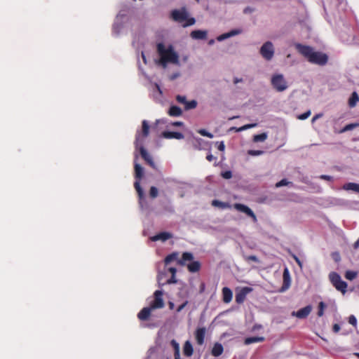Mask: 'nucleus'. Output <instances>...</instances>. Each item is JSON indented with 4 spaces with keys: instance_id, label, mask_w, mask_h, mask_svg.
<instances>
[{
    "instance_id": "obj_49",
    "label": "nucleus",
    "mask_w": 359,
    "mask_h": 359,
    "mask_svg": "<svg viewBox=\"0 0 359 359\" xmlns=\"http://www.w3.org/2000/svg\"><path fill=\"white\" fill-rule=\"evenodd\" d=\"M188 304V301H185L183 304H182L181 305H180L176 311L177 313L180 312Z\"/></svg>"
},
{
    "instance_id": "obj_5",
    "label": "nucleus",
    "mask_w": 359,
    "mask_h": 359,
    "mask_svg": "<svg viewBox=\"0 0 359 359\" xmlns=\"http://www.w3.org/2000/svg\"><path fill=\"white\" fill-rule=\"evenodd\" d=\"M330 282L339 291L344 294L346 292L347 283L342 280L341 276L336 272H332L329 275Z\"/></svg>"
},
{
    "instance_id": "obj_2",
    "label": "nucleus",
    "mask_w": 359,
    "mask_h": 359,
    "mask_svg": "<svg viewBox=\"0 0 359 359\" xmlns=\"http://www.w3.org/2000/svg\"><path fill=\"white\" fill-rule=\"evenodd\" d=\"M295 48L310 63L323 66L326 65L328 61L327 54L315 51L313 48L309 46L297 43L295 44Z\"/></svg>"
},
{
    "instance_id": "obj_25",
    "label": "nucleus",
    "mask_w": 359,
    "mask_h": 359,
    "mask_svg": "<svg viewBox=\"0 0 359 359\" xmlns=\"http://www.w3.org/2000/svg\"><path fill=\"white\" fill-rule=\"evenodd\" d=\"M264 340L265 338L264 337H250L245 339L244 344L249 345L253 343L262 342Z\"/></svg>"
},
{
    "instance_id": "obj_32",
    "label": "nucleus",
    "mask_w": 359,
    "mask_h": 359,
    "mask_svg": "<svg viewBox=\"0 0 359 359\" xmlns=\"http://www.w3.org/2000/svg\"><path fill=\"white\" fill-rule=\"evenodd\" d=\"M140 180H136V181L134 183V187L138 194V196L140 198V199H142L144 197V191H143V189H142L141 186H140Z\"/></svg>"
},
{
    "instance_id": "obj_16",
    "label": "nucleus",
    "mask_w": 359,
    "mask_h": 359,
    "mask_svg": "<svg viewBox=\"0 0 359 359\" xmlns=\"http://www.w3.org/2000/svg\"><path fill=\"white\" fill-rule=\"evenodd\" d=\"M172 237V233L169 232H161L151 238L152 241H165Z\"/></svg>"
},
{
    "instance_id": "obj_15",
    "label": "nucleus",
    "mask_w": 359,
    "mask_h": 359,
    "mask_svg": "<svg viewBox=\"0 0 359 359\" xmlns=\"http://www.w3.org/2000/svg\"><path fill=\"white\" fill-rule=\"evenodd\" d=\"M163 137L166 139H177L182 140L184 138V135L180 132L164 131L162 133Z\"/></svg>"
},
{
    "instance_id": "obj_1",
    "label": "nucleus",
    "mask_w": 359,
    "mask_h": 359,
    "mask_svg": "<svg viewBox=\"0 0 359 359\" xmlns=\"http://www.w3.org/2000/svg\"><path fill=\"white\" fill-rule=\"evenodd\" d=\"M149 134V125L147 121L144 120L142 122V131H137L135 135V146L140 150L142 158L153 168H155V163L152 157L144 149L143 144L145 138Z\"/></svg>"
},
{
    "instance_id": "obj_54",
    "label": "nucleus",
    "mask_w": 359,
    "mask_h": 359,
    "mask_svg": "<svg viewBox=\"0 0 359 359\" xmlns=\"http://www.w3.org/2000/svg\"><path fill=\"white\" fill-rule=\"evenodd\" d=\"M332 330L334 332H338L340 330V326L339 324H334L332 327Z\"/></svg>"
},
{
    "instance_id": "obj_56",
    "label": "nucleus",
    "mask_w": 359,
    "mask_h": 359,
    "mask_svg": "<svg viewBox=\"0 0 359 359\" xmlns=\"http://www.w3.org/2000/svg\"><path fill=\"white\" fill-rule=\"evenodd\" d=\"M173 126H183V123L181 121H175L172 123Z\"/></svg>"
},
{
    "instance_id": "obj_58",
    "label": "nucleus",
    "mask_w": 359,
    "mask_h": 359,
    "mask_svg": "<svg viewBox=\"0 0 359 359\" xmlns=\"http://www.w3.org/2000/svg\"><path fill=\"white\" fill-rule=\"evenodd\" d=\"M248 259L254 262L258 261L257 257L255 255H250V257H248Z\"/></svg>"
},
{
    "instance_id": "obj_39",
    "label": "nucleus",
    "mask_w": 359,
    "mask_h": 359,
    "mask_svg": "<svg viewBox=\"0 0 359 359\" xmlns=\"http://www.w3.org/2000/svg\"><path fill=\"white\" fill-rule=\"evenodd\" d=\"M158 189L156 187H151L149 190V196L152 198H155L158 196Z\"/></svg>"
},
{
    "instance_id": "obj_6",
    "label": "nucleus",
    "mask_w": 359,
    "mask_h": 359,
    "mask_svg": "<svg viewBox=\"0 0 359 359\" xmlns=\"http://www.w3.org/2000/svg\"><path fill=\"white\" fill-rule=\"evenodd\" d=\"M271 85L278 92H283L287 88V83L283 74H275L271 78Z\"/></svg>"
},
{
    "instance_id": "obj_7",
    "label": "nucleus",
    "mask_w": 359,
    "mask_h": 359,
    "mask_svg": "<svg viewBox=\"0 0 359 359\" xmlns=\"http://www.w3.org/2000/svg\"><path fill=\"white\" fill-rule=\"evenodd\" d=\"M260 54L266 60H271L274 55V48L271 41L264 43L260 48Z\"/></svg>"
},
{
    "instance_id": "obj_47",
    "label": "nucleus",
    "mask_w": 359,
    "mask_h": 359,
    "mask_svg": "<svg viewBox=\"0 0 359 359\" xmlns=\"http://www.w3.org/2000/svg\"><path fill=\"white\" fill-rule=\"evenodd\" d=\"M222 176L224 178V179H230L232 177V173L231 171L228 170V171H225L224 172L222 173Z\"/></svg>"
},
{
    "instance_id": "obj_23",
    "label": "nucleus",
    "mask_w": 359,
    "mask_h": 359,
    "mask_svg": "<svg viewBox=\"0 0 359 359\" xmlns=\"http://www.w3.org/2000/svg\"><path fill=\"white\" fill-rule=\"evenodd\" d=\"M201 264L198 261H194L187 264L188 271L191 273H196L200 271Z\"/></svg>"
},
{
    "instance_id": "obj_45",
    "label": "nucleus",
    "mask_w": 359,
    "mask_h": 359,
    "mask_svg": "<svg viewBox=\"0 0 359 359\" xmlns=\"http://www.w3.org/2000/svg\"><path fill=\"white\" fill-rule=\"evenodd\" d=\"M248 154L249 155H251V156H259V155H261L264 153L263 151H261V150H249L248 151Z\"/></svg>"
},
{
    "instance_id": "obj_14",
    "label": "nucleus",
    "mask_w": 359,
    "mask_h": 359,
    "mask_svg": "<svg viewBox=\"0 0 359 359\" xmlns=\"http://www.w3.org/2000/svg\"><path fill=\"white\" fill-rule=\"evenodd\" d=\"M151 311H153V309L150 307V306H148V307H144L137 314V318L140 320H143V321H145V320H147L150 316H151Z\"/></svg>"
},
{
    "instance_id": "obj_8",
    "label": "nucleus",
    "mask_w": 359,
    "mask_h": 359,
    "mask_svg": "<svg viewBox=\"0 0 359 359\" xmlns=\"http://www.w3.org/2000/svg\"><path fill=\"white\" fill-rule=\"evenodd\" d=\"M163 291L156 290L154 293V300L150 303L149 306L153 309H158L164 307L165 304L163 299Z\"/></svg>"
},
{
    "instance_id": "obj_63",
    "label": "nucleus",
    "mask_w": 359,
    "mask_h": 359,
    "mask_svg": "<svg viewBox=\"0 0 359 359\" xmlns=\"http://www.w3.org/2000/svg\"><path fill=\"white\" fill-rule=\"evenodd\" d=\"M320 117V115L319 114H317L316 116H314L312 118V121H315L316 119H318V118Z\"/></svg>"
},
{
    "instance_id": "obj_35",
    "label": "nucleus",
    "mask_w": 359,
    "mask_h": 359,
    "mask_svg": "<svg viewBox=\"0 0 359 359\" xmlns=\"http://www.w3.org/2000/svg\"><path fill=\"white\" fill-rule=\"evenodd\" d=\"M283 276V284L287 288L289 287L290 280V274H289L287 269H285L284 270Z\"/></svg>"
},
{
    "instance_id": "obj_62",
    "label": "nucleus",
    "mask_w": 359,
    "mask_h": 359,
    "mask_svg": "<svg viewBox=\"0 0 359 359\" xmlns=\"http://www.w3.org/2000/svg\"><path fill=\"white\" fill-rule=\"evenodd\" d=\"M242 81H243L242 79L235 78L233 82H234V83L236 84V83H238L239 82H241Z\"/></svg>"
},
{
    "instance_id": "obj_19",
    "label": "nucleus",
    "mask_w": 359,
    "mask_h": 359,
    "mask_svg": "<svg viewBox=\"0 0 359 359\" xmlns=\"http://www.w3.org/2000/svg\"><path fill=\"white\" fill-rule=\"evenodd\" d=\"M233 297V293L231 289L227 287H224L222 289V297L224 303H229Z\"/></svg>"
},
{
    "instance_id": "obj_60",
    "label": "nucleus",
    "mask_w": 359,
    "mask_h": 359,
    "mask_svg": "<svg viewBox=\"0 0 359 359\" xmlns=\"http://www.w3.org/2000/svg\"><path fill=\"white\" fill-rule=\"evenodd\" d=\"M168 306H169V309L172 310V309H174L175 304H174L173 302H168Z\"/></svg>"
},
{
    "instance_id": "obj_50",
    "label": "nucleus",
    "mask_w": 359,
    "mask_h": 359,
    "mask_svg": "<svg viewBox=\"0 0 359 359\" xmlns=\"http://www.w3.org/2000/svg\"><path fill=\"white\" fill-rule=\"evenodd\" d=\"M255 11V9L253 8H251L250 6H248L246 8H244L243 10V13L245 14H248V13H252L253 11Z\"/></svg>"
},
{
    "instance_id": "obj_20",
    "label": "nucleus",
    "mask_w": 359,
    "mask_h": 359,
    "mask_svg": "<svg viewBox=\"0 0 359 359\" xmlns=\"http://www.w3.org/2000/svg\"><path fill=\"white\" fill-rule=\"evenodd\" d=\"M223 351V346L220 343L217 342L212 348L211 354L215 357H218L222 354Z\"/></svg>"
},
{
    "instance_id": "obj_12",
    "label": "nucleus",
    "mask_w": 359,
    "mask_h": 359,
    "mask_svg": "<svg viewBox=\"0 0 359 359\" xmlns=\"http://www.w3.org/2000/svg\"><path fill=\"white\" fill-rule=\"evenodd\" d=\"M311 310H312L311 306L309 305V306H306L298 310L297 311H293L292 313V316H295L299 319H304V318H307V316L310 314V313L311 312Z\"/></svg>"
},
{
    "instance_id": "obj_11",
    "label": "nucleus",
    "mask_w": 359,
    "mask_h": 359,
    "mask_svg": "<svg viewBox=\"0 0 359 359\" xmlns=\"http://www.w3.org/2000/svg\"><path fill=\"white\" fill-rule=\"evenodd\" d=\"M252 291V288L249 287H244L238 291L235 296V300L237 304H242L244 302L248 294Z\"/></svg>"
},
{
    "instance_id": "obj_29",
    "label": "nucleus",
    "mask_w": 359,
    "mask_h": 359,
    "mask_svg": "<svg viewBox=\"0 0 359 359\" xmlns=\"http://www.w3.org/2000/svg\"><path fill=\"white\" fill-rule=\"evenodd\" d=\"M359 101V96L356 92H353L349 100H348V105L350 107H354L357 102Z\"/></svg>"
},
{
    "instance_id": "obj_30",
    "label": "nucleus",
    "mask_w": 359,
    "mask_h": 359,
    "mask_svg": "<svg viewBox=\"0 0 359 359\" xmlns=\"http://www.w3.org/2000/svg\"><path fill=\"white\" fill-rule=\"evenodd\" d=\"M177 257H178V253L172 252L165 257V258L164 259V263L165 265H168L170 262L177 260Z\"/></svg>"
},
{
    "instance_id": "obj_34",
    "label": "nucleus",
    "mask_w": 359,
    "mask_h": 359,
    "mask_svg": "<svg viewBox=\"0 0 359 359\" xmlns=\"http://www.w3.org/2000/svg\"><path fill=\"white\" fill-rule=\"evenodd\" d=\"M197 106V102L194 100H192L191 101H187L184 105V109L185 110H189L195 109Z\"/></svg>"
},
{
    "instance_id": "obj_57",
    "label": "nucleus",
    "mask_w": 359,
    "mask_h": 359,
    "mask_svg": "<svg viewBox=\"0 0 359 359\" xmlns=\"http://www.w3.org/2000/svg\"><path fill=\"white\" fill-rule=\"evenodd\" d=\"M224 148H225L224 144V142H222L219 144V147H218V149H219V151H224Z\"/></svg>"
},
{
    "instance_id": "obj_64",
    "label": "nucleus",
    "mask_w": 359,
    "mask_h": 359,
    "mask_svg": "<svg viewBox=\"0 0 359 359\" xmlns=\"http://www.w3.org/2000/svg\"><path fill=\"white\" fill-rule=\"evenodd\" d=\"M209 43V44H210V45H211V44H213V43H214V40H213V39H211V40L209 41V43Z\"/></svg>"
},
{
    "instance_id": "obj_61",
    "label": "nucleus",
    "mask_w": 359,
    "mask_h": 359,
    "mask_svg": "<svg viewBox=\"0 0 359 359\" xmlns=\"http://www.w3.org/2000/svg\"><path fill=\"white\" fill-rule=\"evenodd\" d=\"M353 247L355 249H357L358 248H359V239L356 242H355Z\"/></svg>"
},
{
    "instance_id": "obj_18",
    "label": "nucleus",
    "mask_w": 359,
    "mask_h": 359,
    "mask_svg": "<svg viewBox=\"0 0 359 359\" xmlns=\"http://www.w3.org/2000/svg\"><path fill=\"white\" fill-rule=\"evenodd\" d=\"M194 259L193 254L189 252H183L182 259L177 260V264L180 266H184L187 262L192 261Z\"/></svg>"
},
{
    "instance_id": "obj_24",
    "label": "nucleus",
    "mask_w": 359,
    "mask_h": 359,
    "mask_svg": "<svg viewBox=\"0 0 359 359\" xmlns=\"http://www.w3.org/2000/svg\"><path fill=\"white\" fill-rule=\"evenodd\" d=\"M134 168H135V179L137 180H140L142 178L143 174H144L143 168L140 164L135 163Z\"/></svg>"
},
{
    "instance_id": "obj_36",
    "label": "nucleus",
    "mask_w": 359,
    "mask_h": 359,
    "mask_svg": "<svg viewBox=\"0 0 359 359\" xmlns=\"http://www.w3.org/2000/svg\"><path fill=\"white\" fill-rule=\"evenodd\" d=\"M357 272L353 271H346L345 273V278L349 280H352L357 276Z\"/></svg>"
},
{
    "instance_id": "obj_52",
    "label": "nucleus",
    "mask_w": 359,
    "mask_h": 359,
    "mask_svg": "<svg viewBox=\"0 0 359 359\" xmlns=\"http://www.w3.org/2000/svg\"><path fill=\"white\" fill-rule=\"evenodd\" d=\"M177 283V280L175 278V276H173V275L171 276V278L170 279H168L167 280L168 284H172V283Z\"/></svg>"
},
{
    "instance_id": "obj_51",
    "label": "nucleus",
    "mask_w": 359,
    "mask_h": 359,
    "mask_svg": "<svg viewBox=\"0 0 359 359\" xmlns=\"http://www.w3.org/2000/svg\"><path fill=\"white\" fill-rule=\"evenodd\" d=\"M320 179L327 180V181H332V177L327 175H321L320 177Z\"/></svg>"
},
{
    "instance_id": "obj_33",
    "label": "nucleus",
    "mask_w": 359,
    "mask_h": 359,
    "mask_svg": "<svg viewBox=\"0 0 359 359\" xmlns=\"http://www.w3.org/2000/svg\"><path fill=\"white\" fill-rule=\"evenodd\" d=\"M266 138H267L266 133H261V134H258V135H254L253 141L255 142H264V141H265L266 140Z\"/></svg>"
},
{
    "instance_id": "obj_38",
    "label": "nucleus",
    "mask_w": 359,
    "mask_h": 359,
    "mask_svg": "<svg viewBox=\"0 0 359 359\" xmlns=\"http://www.w3.org/2000/svg\"><path fill=\"white\" fill-rule=\"evenodd\" d=\"M325 308V304L323 302H320L318 304V316L321 317L324 314V309Z\"/></svg>"
},
{
    "instance_id": "obj_26",
    "label": "nucleus",
    "mask_w": 359,
    "mask_h": 359,
    "mask_svg": "<svg viewBox=\"0 0 359 359\" xmlns=\"http://www.w3.org/2000/svg\"><path fill=\"white\" fill-rule=\"evenodd\" d=\"M343 189L345 190H351L354 192L359 193V184L348 182L343 186Z\"/></svg>"
},
{
    "instance_id": "obj_43",
    "label": "nucleus",
    "mask_w": 359,
    "mask_h": 359,
    "mask_svg": "<svg viewBox=\"0 0 359 359\" xmlns=\"http://www.w3.org/2000/svg\"><path fill=\"white\" fill-rule=\"evenodd\" d=\"M310 115H311V111L309 110V111H306V112L299 115L297 118L299 120H305L307 118H309Z\"/></svg>"
},
{
    "instance_id": "obj_9",
    "label": "nucleus",
    "mask_w": 359,
    "mask_h": 359,
    "mask_svg": "<svg viewBox=\"0 0 359 359\" xmlns=\"http://www.w3.org/2000/svg\"><path fill=\"white\" fill-rule=\"evenodd\" d=\"M233 208L236 210L245 213L247 216L251 217L254 222H256L257 221L255 214L248 206L242 203H234Z\"/></svg>"
},
{
    "instance_id": "obj_48",
    "label": "nucleus",
    "mask_w": 359,
    "mask_h": 359,
    "mask_svg": "<svg viewBox=\"0 0 359 359\" xmlns=\"http://www.w3.org/2000/svg\"><path fill=\"white\" fill-rule=\"evenodd\" d=\"M175 359H180V354L178 346L177 345L174 353Z\"/></svg>"
},
{
    "instance_id": "obj_40",
    "label": "nucleus",
    "mask_w": 359,
    "mask_h": 359,
    "mask_svg": "<svg viewBox=\"0 0 359 359\" xmlns=\"http://www.w3.org/2000/svg\"><path fill=\"white\" fill-rule=\"evenodd\" d=\"M198 133L199 134H201V135L205 136V137H208L209 138H212L213 137V135L212 133H209L208 131H207L205 129H200L198 131Z\"/></svg>"
},
{
    "instance_id": "obj_53",
    "label": "nucleus",
    "mask_w": 359,
    "mask_h": 359,
    "mask_svg": "<svg viewBox=\"0 0 359 359\" xmlns=\"http://www.w3.org/2000/svg\"><path fill=\"white\" fill-rule=\"evenodd\" d=\"M168 271L172 274V276L173 275V276H175V274L177 273L176 268H175V267H170V268H168Z\"/></svg>"
},
{
    "instance_id": "obj_42",
    "label": "nucleus",
    "mask_w": 359,
    "mask_h": 359,
    "mask_svg": "<svg viewBox=\"0 0 359 359\" xmlns=\"http://www.w3.org/2000/svg\"><path fill=\"white\" fill-rule=\"evenodd\" d=\"M176 100L181 104H183L185 105V103L187 102V97L183 95H178L176 96Z\"/></svg>"
},
{
    "instance_id": "obj_31",
    "label": "nucleus",
    "mask_w": 359,
    "mask_h": 359,
    "mask_svg": "<svg viewBox=\"0 0 359 359\" xmlns=\"http://www.w3.org/2000/svg\"><path fill=\"white\" fill-rule=\"evenodd\" d=\"M358 127H359V123H349V124L346 125V126H344L342 129H341L338 133H343L346 131L352 130Z\"/></svg>"
},
{
    "instance_id": "obj_4",
    "label": "nucleus",
    "mask_w": 359,
    "mask_h": 359,
    "mask_svg": "<svg viewBox=\"0 0 359 359\" xmlns=\"http://www.w3.org/2000/svg\"><path fill=\"white\" fill-rule=\"evenodd\" d=\"M171 18L172 19L177 22L182 23L183 27H187L189 26L194 25L196 23V20L194 18H189V13L186 9V8L183 7L181 9H175L171 12Z\"/></svg>"
},
{
    "instance_id": "obj_44",
    "label": "nucleus",
    "mask_w": 359,
    "mask_h": 359,
    "mask_svg": "<svg viewBox=\"0 0 359 359\" xmlns=\"http://www.w3.org/2000/svg\"><path fill=\"white\" fill-rule=\"evenodd\" d=\"M290 182L286 179H283L280 182H277L276 184V187H283V186H286Z\"/></svg>"
},
{
    "instance_id": "obj_41",
    "label": "nucleus",
    "mask_w": 359,
    "mask_h": 359,
    "mask_svg": "<svg viewBox=\"0 0 359 359\" xmlns=\"http://www.w3.org/2000/svg\"><path fill=\"white\" fill-rule=\"evenodd\" d=\"M256 126V124H247V125H245L239 128H234L236 131L238 132H241V131H243V130H247V129H249V128H253Z\"/></svg>"
},
{
    "instance_id": "obj_13",
    "label": "nucleus",
    "mask_w": 359,
    "mask_h": 359,
    "mask_svg": "<svg viewBox=\"0 0 359 359\" xmlns=\"http://www.w3.org/2000/svg\"><path fill=\"white\" fill-rule=\"evenodd\" d=\"M206 329L205 327H198L195 331V339L197 344L203 345L204 344Z\"/></svg>"
},
{
    "instance_id": "obj_55",
    "label": "nucleus",
    "mask_w": 359,
    "mask_h": 359,
    "mask_svg": "<svg viewBox=\"0 0 359 359\" xmlns=\"http://www.w3.org/2000/svg\"><path fill=\"white\" fill-rule=\"evenodd\" d=\"M206 159L211 162L213 160L216 159V158L212 154H208L206 156Z\"/></svg>"
},
{
    "instance_id": "obj_46",
    "label": "nucleus",
    "mask_w": 359,
    "mask_h": 359,
    "mask_svg": "<svg viewBox=\"0 0 359 359\" xmlns=\"http://www.w3.org/2000/svg\"><path fill=\"white\" fill-rule=\"evenodd\" d=\"M348 323L353 325L354 327H356L357 325V319L353 315H351L348 318Z\"/></svg>"
},
{
    "instance_id": "obj_3",
    "label": "nucleus",
    "mask_w": 359,
    "mask_h": 359,
    "mask_svg": "<svg viewBox=\"0 0 359 359\" xmlns=\"http://www.w3.org/2000/svg\"><path fill=\"white\" fill-rule=\"evenodd\" d=\"M157 53L160 56L158 64L164 68L167 67L168 63H179V55L174 50L172 46H169L168 48H165L163 43H158L157 44Z\"/></svg>"
},
{
    "instance_id": "obj_10",
    "label": "nucleus",
    "mask_w": 359,
    "mask_h": 359,
    "mask_svg": "<svg viewBox=\"0 0 359 359\" xmlns=\"http://www.w3.org/2000/svg\"><path fill=\"white\" fill-rule=\"evenodd\" d=\"M233 208L236 210L245 213L247 216L251 217L254 222H256L257 221L255 214L248 206L242 203H234Z\"/></svg>"
},
{
    "instance_id": "obj_21",
    "label": "nucleus",
    "mask_w": 359,
    "mask_h": 359,
    "mask_svg": "<svg viewBox=\"0 0 359 359\" xmlns=\"http://www.w3.org/2000/svg\"><path fill=\"white\" fill-rule=\"evenodd\" d=\"M241 33V30L240 29H233L227 33H224V34H221L220 36H219L217 37V40L219 41H223L226 39H228L229 37H231V36H236L237 34H239Z\"/></svg>"
},
{
    "instance_id": "obj_22",
    "label": "nucleus",
    "mask_w": 359,
    "mask_h": 359,
    "mask_svg": "<svg viewBox=\"0 0 359 359\" xmlns=\"http://www.w3.org/2000/svg\"><path fill=\"white\" fill-rule=\"evenodd\" d=\"M168 113L170 116L178 117L182 114V110L180 107L172 105L170 107Z\"/></svg>"
},
{
    "instance_id": "obj_37",
    "label": "nucleus",
    "mask_w": 359,
    "mask_h": 359,
    "mask_svg": "<svg viewBox=\"0 0 359 359\" xmlns=\"http://www.w3.org/2000/svg\"><path fill=\"white\" fill-rule=\"evenodd\" d=\"M203 140L200 137L194 138L193 145L195 149H201V144L203 142Z\"/></svg>"
},
{
    "instance_id": "obj_59",
    "label": "nucleus",
    "mask_w": 359,
    "mask_h": 359,
    "mask_svg": "<svg viewBox=\"0 0 359 359\" xmlns=\"http://www.w3.org/2000/svg\"><path fill=\"white\" fill-rule=\"evenodd\" d=\"M294 258L295 261L297 262V263L298 264V265L302 266V262L299 260V259L296 256H294Z\"/></svg>"
},
{
    "instance_id": "obj_17",
    "label": "nucleus",
    "mask_w": 359,
    "mask_h": 359,
    "mask_svg": "<svg viewBox=\"0 0 359 359\" xmlns=\"http://www.w3.org/2000/svg\"><path fill=\"white\" fill-rule=\"evenodd\" d=\"M207 32L205 30H194L191 32L190 36L194 39H205L207 38Z\"/></svg>"
},
{
    "instance_id": "obj_27",
    "label": "nucleus",
    "mask_w": 359,
    "mask_h": 359,
    "mask_svg": "<svg viewBox=\"0 0 359 359\" xmlns=\"http://www.w3.org/2000/svg\"><path fill=\"white\" fill-rule=\"evenodd\" d=\"M183 352L184 354L187 357H190L192 355L194 350L192 345L189 341H187L185 342L184 345Z\"/></svg>"
},
{
    "instance_id": "obj_28",
    "label": "nucleus",
    "mask_w": 359,
    "mask_h": 359,
    "mask_svg": "<svg viewBox=\"0 0 359 359\" xmlns=\"http://www.w3.org/2000/svg\"><path fill=\"white\" fill-rule=\"evenodd\" d=\"M212 205L218 207L221 209L230 208L231 207L229 203L222 202L218 200H213L212 201Z\"/></svg>"
}]
</instances>
